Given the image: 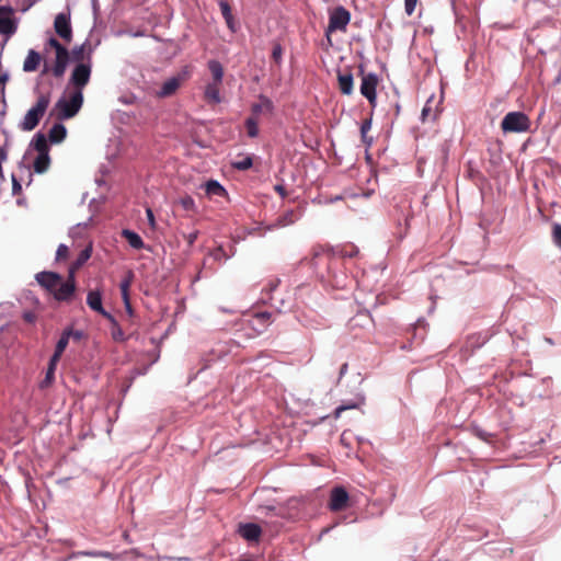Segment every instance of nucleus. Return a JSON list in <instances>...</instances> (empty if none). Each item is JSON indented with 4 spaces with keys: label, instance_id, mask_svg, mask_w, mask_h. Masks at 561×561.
Listing matches in <instances>:
<instances>
[{
    "label": "nucleus",
    "instance_id": "f257e3e1",
    "mask_svg": "<svg viewBox=\"0 0 561 561\" xmlns=\"http://www.w3.org/2000/svg\"><path fill=\"white\" fill-rule=\"evenodd\" d=\"M37 283L47 291L53 294L58 301H68L76 291V280L68 278L64 280L61 275L55 272H39L35 275Z\"/></svg>",
    "mask_w": 561,
    "mask_h": 561
},
{
    "label": "nucleus",
    "instance_id": "f03ea898",
    "mask_svg": "<svg viewBox=\"0 0 561 561\" xmlns=\"http://www.w3.org/2000/svg\"><path fill=\"white\" fill-rule=\"evenodd\" d=\"M50 104V93H38L35 104L26 112L20 128L31 131L37 127Z\"/></svg>",
    "mask_w": 561,
    "mask_h": 561
},
{
    "label": "nucleus",
    "instance_id": "7ed1b4c3",
    "mask_svg": "<svg viewBox=\"0 0 561 561\" xmlns=\"http://www.w3.org/2000/svg\"><path fill=\"white\" fill-rule=\"evenodd\" d=\"M82 104L83 93L81 91H73L69 100L61 98L56 102L51 115H56L59 121L70 119L78 114Z\"/></svg>",
    "mask_w": 561,
    "mask_h": 561
},
{
    "label": "nucleus",
    "instance_id": "20e7f679",
    "mask_svg": "<svg viewBox=\"0 0 561 561\" xmlns=\"http://www.w3.org/2000/svg\"><path fill=\"white\" fill-rule=\"evenodd\" d=\"M47 46L55 49L56 53V58L54 66L51 68V73L55 78H61L66 72L70 59V53L55 37H50L47 41Z\"/></svg>",
    "mask_w": 561,
    "mask_h": 561
},
{
    "label": "nucleus",
    "instance_id": "39448f33",
    "mask_svg": "<svg viewBox=\"0 0 561 561\" xmlns=\"http://www.w3.org/2000/svg\"><path fill=\"white\" fill-rule=\"evenodd\" d=\"M530 127L528 116L523 112L507 113L501 123V128L504 133H524Z\"/></svg>",
    "mask_w": 561,
    "mask_h": 561
},
{
    "label": "nucleus",
    "instance_id": "423d86ee",
    "mask_svg": "<svg viewBox=\"0 0 561 561\" xmlns=\"http://www.w3.org/2000/svg\"><path fill=\"white\" fill-rule=\"evenodd\" d=\"M351 21V13L342 5L336 7L329 16V24L325 30L328 42L331 43L330 34L335 31L345 32Z\"/></svg>",
    "mask_w": 561,
    "mask_h": 561
},
{
    "label": "nucleus",
    "instance_id": "0eeeda50",
    "mask_svg": "<svg viewBox=\"0 0 561 561\" xmlns=\"http://www.w3.org/2000/svg\"><path fill=\"white\" fill-rule=\"evenodd\" d=\"M190 68L184 67L182 71H180L176 76H173L163 82L160 91L157 92V95L159 98H168L173 95L180 89V87L190 79Z\"/></svg>",
    "mask_w": 561,
    "mask_h": 561
},
{
    "label": "nucleus",
    "instance_id": "6e6552de",
    "mask_svg": "<svg viewBox=\"0 0 561 561\" xmlns=\"http://www.w3.org/2000/svg\"><path fill=\"white\" fill-rule=\"evenodd\" d=\"M91 77V66L89 64H78L70 76V84L73 85L75 91H81L89 83Z\"/></svg>",
    "mask_w": 561,
    "mask_h": 561
},
{
    "label": "nucleus",
    "instance_id": "1a4fd4ad",
    "mask_svg": "<svg viewBox=\"0 0 561 561\" xmlns=\"http://www.w3.org/2000/svg\"><path fill=\"white\" fill-rule=\"evenodd\" d=\"M54 28L56 34L67 44H69L72 41V27L69 14H57L54 21Z\"/></svg>",
    "mask_w": 561,
    "mask_h": 561
},
{
    "label": "nucleus",
    "instance_id": "9d476101",
    "mask_svg": "<svg viewBox=\"0 0 561 561\" xmlns=\"http://www.w3.org/2000/svg\"><path fill=\"white\" fill-rule=\"evenodd\" d=\"M350 496L343 486H335L331 490L329 508L332 512H341L348 506Z\"/></svg>",
    "mask_w": 561,
    "mask_h": 561
},
{
    "label": "nucleus",
    "instance_id": "9b49d317",
    "mask_svg": "<svg viewBox=\"0 0 561 561\" xmlns=\"http://www.w3.org/2000/svg\"><path fill=\"white\" fill-rule=\"evenodd\" d=\"M378 78L375 73L363 76L360 84V93L368 100L371 106L376 105V88Z\"/></svg>",
    "mask_w": 561,
    "mask_h": 561
},
{
    "label": "nucleus",
    "instance_id": "f8f14e48",
    "mask_svg": "<svg viewBox=\"0 0 561 561\" xmlns=\"http://www.w3.org/2000/svg\"><path fill=\"white\" fill-rule=\"evenodd\" d=\"M88 306L107 320H112V314L102 306V294L100 290H90L87 296Z\"/></svg>",
    "mask_w": 561,
    "mask_h": 561
},
{
    "label": "nucleus",
    "instance_id": "ddd939ff",
    "mask_svg": "<svg viewBox=\"0 0 561 561\" xmlns=\"http://www.w3.org/2000/svg\"><path fill=\"white\" fill-rule=\"evenodd\" d=\"M261 533V527L253 523L242 524L239 527V534L248 541H257Z\"/></svg>",
    "mask_w": 561,
    "mask_h": 561
},
{
    "label": "nucleus",
    "instance_id": "4468645a",
    "mask_svg": "<svg viewBox=\"0 0 561 561\" xmlns=\"http://www.w3.org/2000/svg\"><path fill=\"white\" fill-rule=\"evenodd\" d=\"M271 318L272 313L267 311L255 312L250 320L251 327L257 332H262L267 325L271 324Z\"/></svg>",
    "mask_w": 561,
    "mask_h": 561
},
{
    "label": "nucleus",
    "instance_id": "2eb2a0df",
    "mask_svg": "<svg viewBox=\"0 0 561 561\" xmlns=\"http://www.w3.org/2000/svg\"><path fill=\"white\" fill-rule=\"evenodd\" d=\"M92 254V247L89 245L85 249H83L76 261H73L69 267V276L70 278L75 279V275L79 268H81L85 262L91 257Z\"/></svg>",
    "mask_w": 561,
    "mask_h": 561
},
{
    "label": "nucleus",
    "instance_id": "dca6fc26",
    "mask_svg": "<svg viewBox=\"0 0 561 561\" xmlns=\"http://www.w3.org/2000/svg\"><path fill=\"white\" fill-rule=\"evenodd\" d=\"M220 85H221V83L209 82L205 87L204 99L206 100L207 103H209V104H218V103L221 102Z\"/></svg>",
    "mask_w": 561,
    "mask_h": 561
},
{
    "label": "nucleus",
    "instance_id": "f3484780",
    "mask_svg": "<svg viewBox=\"0 0 561 561\" xmlns=\"http://www.w3.org/2000/svg\"><path fill=\"white\" fill-rule=\"evenodd\" d=\"M41 62H42L41 54L34 49H30L27 53V56L23 62V70L25 72H34L38 69Z\"/></svg>",
    "mask_w": 561,
    "mask_h": 561
},
{
    "label": "nucleus",
    "instance_id": "a211bd4d",
    "mask_svg": "<svg viewBox=\"0 0 561 561\" xmlns=\"http://www.w3.org/2000/svg\"><path fill=\"white\" fill-rule=\"evenodd\" d=\"M337 82H339V89L340 91L345 94L350 95L353 92V75L350 71L346 72H337Z\"/></svg>",
    "mask_w": 561,
    "mask_h": 561
},
{
    "label": "nucleus",
    "instance_id": "6ab92c4d",
    "mask_svg": "<svg viewBox=\"0 0 561 561\" xmlns=\"http://www.w3.org/2000/svg\"><path fill=\"white\" fill-rule=\"evenodd\" d=\"M274 110L273 102L265 95H260L259 102L254 103L251 107L252 116L256 117L259 114L266 112L272 113Z\"/></svg>",
    "mask_w": 561,
    "mask_h": 561
},
{
    "label": "nucleus",
    "instance_id": "aec40b11",
    "mask_svg": "<svg viewBox=\"0 0 561 561\" xmlns=\"http://www.w3.org/2000/svg\"><path fill=\"white\" fill-rule=\"evenodd\" d=\"M70 335H72V330L71 329H68V330H65L60 336V339L58 340L57 344H56V348H55V352L51 356L53 358V362H59L64 351L66 350L68 343H69V337Z\"/></svg>",
    "mask_w": 561,
    "mask_h": 561
},
{
    "label": "nucleus",
    "instance_id": "412c9836",
    "mask_svg": "<svg viewBox=\"0 0 561 561\" xmlns=\"http://www.w3.org/2000/svg\"><path fill=\"white\" fill-rule=\"evenodd\" d=\"M66 136H67L66 127L62 124L57 123L50 128V130L48 133V140L51 144H59L66 138Z\"/></svg>",
    "mask_w": 561,
    "mask_h": 561
},
{
    "label": "nucleus",
    "instance_id": "4be33fe9",
    "mask_svg": "<svg viewBox=\"0 0 561 561\" xmlns=\"http://www.w3.org/2000/svg\"><path fill=\"white\" fill-rule=\"evenodd\" d=\"M122 236L126 239L128 244L136 250L142 249L145 245L141 237L131 230L124 229Z\"/></svg>",
    "mask_w": 561,
    "mask_h": 561
},
{
    "label": "nucleus",
    "instance_id": "5701e85b",
    "mask_svg": "<svg viewBox=\"0 0 561 561\" xmlns=\"http://www.w3.org/2000/svg\"><path fill=\"white\" fill-rule=\"evenodd\" d=\"M50 165V157L49 153H38L36 159L34 160L33 168L36 173H44L48 170Z\"/></svg>",
    "mask_w": 561,
    "mask_h": 561
},
{
    "label": "nucleus",
    "instance_id": "b1692460",
    "mask_svg": "<svg viewBox=\"0 0 561 561\" xmlns=\"http://www.w3.org/2000/svg\"><path fill=\"white\" fill-rule=\"evenodd\" d=\"M207 66L213 77L211 82L221 83L224 78V68L218 60L211 59L208 61Z\"/></svg>",
    "mask_w": 561,
    "mask_h": 561
},
{
    "label": "nucleus",
    "instance_id": "393cba45",
    "mask_svg": "<svg viewBox=\"0 0 561 561\" xmlns=\"http://www.w3.org/2000/svg\"><path fill=\"white\" fill-rule=\"evenodd\" d=\"M47 141L48 138L44 134L37 133L33 138L32 145L38 153H49Z\"/></svg>",
    "mask_w": 561,
    "mask_h": 561
},
{
    "label": "nucleus",
    "instance_id": "a878e982",
    "mask_svg": "<svg viewBox=\"0 0 561 561\" xmlns=\"http://www.w3.org/2000/svg\"><path fill=\"white\" fill-rule=\"evenodd\" d=\"M205 192L208 196H224L226 190L215 180H209L204 184Z\"/></svg>",
    "mask_w": 561,
    "mask_h": 561
},
{
    "label": "nucleus",
    "instance_id": "bb28decb",
    "mask_svg": "<svg viewBox=\"0 0 561 561\" xmlns=\"http://www.w3.org/2000/svg\"><path fill=\"white\" fill-rule=\"evenodd\" d=\"M16 32V24L11 18H0V33L13 35Z\"/></svg>",
    "mask_w": 561,
    "mask_h": 561
},
{
    "label": "nucleus",
    "instance_id": "cd10ccee",
    "mask_svg": "<svg viewBox=\"0 0 561 561\" xmlns=\"http://www.w3.org/2000/svg\"><path fill=\"white\" fill-rule=\"evenodd\" d=\"M433 98L428 99L425 103L422 113H421V119L423 123L427 121H435L437 118V111H434L432 107Z\"/></svg>",
    "mask_w": 561,
    "mask_h": 561
},
{
    "label": "nucleus",
    "instance_id": "c85d7f7f",
    "mask_svg": "<svg viewBox=\"0 0 561 561\" xmlns=\"http://www.w3.org/2000/svg\"><path fill=\"white\" fill-rule=\"evenodd\" d=\"M133 279H134V274L131 271H128V273L126 274V276L122 279V282L119 284V289H121L123 300H127V298H129V288L131 286Z\"/></svg>",
    "mask_w": 561,
    "mask_h": 561
},
{
    "label": "nucleus",
    "instance_id": "c756f323",
    "mask_svg": "<svg viewBox=\"0 0 561 561\" xmlns=\"http://www.w3.org/2000/svg\"><path fill=\"white\" fill-rule=\"evenodd\" d=\"M371 129V119L366 118L360 125V138L366 147H370L373 144V137L368 136V131Z\"/></svg>",
    "mask_w": 561,
    "mask_h": 561
},
{
    "label": "nucleus",
    "instance_id": "7c9ffc66",
    "mask_svg": "<svg viewBox=\"0 0 561 561\" xmlns=\"http://www.w3.org/2000/svg\"><path fill=\"white\" fill-rule=\"evenodd\" d=\"M108 321L112 324L111 334H112L113 340L116 342L125 341V334H124L122 328L119 327V324L117 323L116 319L112 316V320H108Z\"/></svg>",
    "mask_w": 561,
    "mask_h": 561
},
{
    "label": "nucleus",
    "instance_id": "2f4dec72",
    "mask_svg": "<svg viewBox=\"0 0 561 561\" xmlns=\"http://www.w3.org/2000/svg\"><path fill=\"white\" fill-rule=\"evenodd\" d=\"M245 128L249 137L254 138L259 135L257 118L250 116L245 119Z\"/></svg>",
    "mask_w": 561,
    "mask_h": 561
},
{
    "label": "nucleus",
    "instance_id": "473e14b6",
    "mask_svg": "<svg viewBox=\"0 0 561 561\" xmlns=\"http://www.w3.org/2000/svg\"><path fill=\"white\" fill-rule=\"evenodd\" d=\"M231 165L240 171L249 170L253 165V159L251 156H244L240 160H236Z\"/></svg>",
    "mask_w": 561,
    "mask_h": 561
},
{
    "label": "nucleus",
    "instance_id": "72a5a7b5",
    "mask_svg": "<svg viewBox=\"0 0 561 561\" xmlns=\"http://www.w3.org/2000/svg\"><path fill=\"white\" fill-rule=\"evenodd\" d=\"M78 554L85 556V557H93V558H106V559H111V560L118 559L117 554H114L108 551H81V552H78Z\"/></svg>",
    "mask_w": 561,
    "mask_h": 561
},
{
    "label": "nucleus",
    "instance_id": "f704fd0d",
    "mask_svg": "<svg viewBox=\"0 0 561 561\" xmlns=\"http://www.w3.org/2000/svg\"><path fill=\"white\" fill-rule=\"evenodd\" d=\"M58 362H53V358H50L45 379L42 382V387H47L54 381L55 370Z\"/></svg>",
    "mask_w": 561,
    "mask_h": 561
},
{
    "label": "nucleus",
    "instance_id": "c9c22d12",
    "mask_svg": "<svg viewBox=\"0 0 561 561\" xmlns=\"http://www.w3.org/2000/svg\"><path fill=\"white\" fill-rule=\"evenodd\" d=\"M178 203L186 211H195L196 209L195 202L190 195L180 197Z\"/></svg>",
    "mask_w": 561,
    "mask_h": 561
},
{
    "label": "nucleus",
    "instance_id": "e433bc0d",
    "mask_svg": "<svg viewBox=\"0 0 561 561\" xmlns=\"http://www.w3.org/2000/svg\"><path fill=\"white\" fill-rule=\"evenodd\" d=\"M296 220H297V215L295 214L294 210H289V211L285 213L283 216H280L277 219V222L279 226L284 227V226L294 224Z\"/></svg>",
    "mask_w": 561,
    "mask_h": 561
},
{
    "label": "nucleus",
    "instance_id": "4c0bfd02",
    "mask_svg": "<svg viewBox=\"0 0 561 561\" xmlns=\"http://www.w3.org/2000/svg\"><path fill=\"white\" fill-rule=\"evenodd\" d=\"M317 260L325 261L328 266H330L331 263L333 262L332 255L329 252H324V251H322L321 253H319L318 251H314V255H313V259H312V264L313 265L318 264Z\"/></svg>",
    "mask_w": 561,
    "mask_h": 561
},
{
    "label": "nucleus",
    "instance_id": "58836bf2",
    "mask_svg": "<svg viewBox=\"0 0 561 561\" xmlns=\"http://www.w3.org/2000/svg\"><path fill=\"white\" fill-rule=\"evenodd\" d=\"M69 257V248L66 244H59L56 251V261H66Z\"/></svg>",
    "mask_w": 561,
    "mask_h": 561
},
{
    "label": "nucleus",
    "instance_id": "ea45409f",
    "mask_svg": "<svg viewBox=\"0 0 561 561\" xmlns=\"http://www.w3.org/2000/svg\"><path fill=\"white\" fill-rule=\"evenodd\" d=\"M70 56L75 61L82 62L84 60V45L75 47Z\"/></svg>",
    "mask_w": 561,
    "mask_h": 561
},
{
    "label": "nucleus",
    "instance_id": "a19ab883",
    "mask_svg": "<svg viewBox=\"0 0 561 561\" xmlns=\"http://www.w3.org/2000/svg\"><path fill=\"white\" fill-rule=\"evenodd\" d=\"M359 253V250L354 244L344 245L342 249V255L344 257H355Z\"/></svg>",
    "mask_w": 561,
    "mask_h": 561
},
{
    "label": "nucleus",
    "instance_id": "79ce46f5",
    "mask_svg": "<svg viewBox=\"0 0 561 561\" xmlns=\"http://www.w3.org/2000/svg\"><path fill=\"white\" fill-rule=\"evenodd\" d=\"M552 240L557 247L561 248V225L560 224H554L552 226Z\"/></svg>",
    "mask_w": 561,
    "mask_h": 561
},
{
    "label": "nucleus",
    "instance_id": "37998d69",
    "mask_svg": "<svg viewBox=\"0 0 561 561\" xmlns=\"http://www.w3.org/2000/svg\"><path fill=\"white\" fill-rule=\"evenodd\" d=\"M219 8H220V11H221V14H222L224 19L232 16L231 7H230V4L227 1L220 0L219 1Z\"/></svg>",
    "mask_w": 561,
    "mask_h": 561
},
{
    "label": "nucleus",
    "instance_id": "c03bdc74",
    "mask_svg": "<svg viewBox=\"0 0 561 561\" xmlns=\"http://www.w3.org/2000/svg\"><path fill=\"white\" fill-rule=\"evenodd\" d=\"M264 510H265V515H275V516H279V517L285 516L284 510L280 507L277 508L275 506H265Z\"/></svg>",
    "mask_w": 561,
    "mask_h": 561
},
{
    "label": "nucleus",
    "instance_id": "a18cd8bd",
    "mask_svg": "<svg viewBox=\"0 0 561 561\" xmlns=\"http://www.w3.org/2000/svg\"><path fill=\"white\" fill-rule=\"evenodd\" d=\"M419 0H404L405 13L410 16L413 14Z\"/></svg>",
    "mask_w": 561,
    "mask_h": 561
},
{
    "label": "nucleus",
    "instance_id": "49530a36",
    "mask_svg": "<svg viewBox=\"0 0 561 561\" xmlns=\"http://www.w3.org/2000/svg\"><path fill=\"white\" fill-rule=\"evenodd\" d=\"M283 55V48L279 44L274 45L273 51H272V58L275 60V62H279Z\"/></svg>",
    "mask_w": 561,
    "mask_h": 561
},
{
    "label": "nucleus",
    "instance_id": "de8ad7c7",
    "mask_svg": "<svg viewBox=\"0 0 561 561\" xmlns=\"http://www.w3.org/2000/svg\"><path fill=\"white\" fill-rule=\"evenodd\" d=\"M357 405L356 404H352V405H340L335 409L334 411V416L337 419L341 416L342 412H344L345 410H348V409H354L356 408Z\"/></svg>",
    "mask_w": 561,
    "mask_h": 561
},
{
    "label": "nucleus",
    "instance_id": "09e8293b",
    "mask_svg": "<svg viewBox=\"0 0 561 561\" xmlns=\"http://www.w3.org/2000/svg\"><path fill=\"white\" fill-rule=\"evenodd\" d=\"M225 22H226V24H227V27H228L232 33H234V32L237 31V23H236V20H234V18H233V15H232V16H230V18L225 19Z\"/></svg>",
    "mask_w": 561,
    "mask_h": 561
},
{
    "label": "nucleus",
    "instance_id": "8fccbe9b",
    "mask_svg": "<svg viewBox=\"0 0 561 561\" xmlns=\"http://www.w3.org/2000/svg\"><path fill=\"white\" fill-rule=\"evenodd\" d=\"M12 191L14 195H18L22 191V185L20 182L15 179V176H12Z\"/></svg>",
    "mask_w": 561,
    "mask_h": 561
},
{
    "label": "nucleus",
    "instance_id": "3c124183",
    "mask_svg": "<svg viewBox=\"0 0 561 561\" xmlns=\"http://www.w3.org/2000/svg\"><path fill=\"white\" fill-rule=\"evenodd\" d=\"M198 237V232L194 231L185 236V240L187 241L188 245H193Z\"/></svg>",
    "mask_w": 561,
    "mask_h": 561
},
{
    "label": "nucleus",
    "instance_id": "603ef678",
    "mask_svg": "<svg viewBox=\"0 0 561 561\" xmlns=\"http://www.w3.org/2000/svg\"><path fill=\"white\" fill-rule=\"evenodd\" d=\"M359 320H364V321H366V322H371V319L369 318V316H368V314H366V313H360V314H357V317H355V318H353V319L351 320V324L353 325V323H354L355 321H359Z\"/></svg>",
    "mask_w": 561,
    "mask_h": 561
},
{
    "label": "nucleus",
    "instance_id": "864d4df0",
    "mask_svg": "<svg viewBox=\"0 0 561 561\" xmlns=\"http://www.w3.org/2000/svg\"><path fill=\"white\" fill-rule=\"evenodd\" d=\"M274 190L280 195V197L285 198L287 196V191L284 185L277 184Z\"/></svg>",
    "mask_w": 561,
    "mask_h": 561
},
{
    "label": "nucleus",
    "instance_id": "5fc2aeb1",
    "mask_svg": "<svg viewBox=\"0 0 561 561\" xmlns=\"http://www.w3.org/2000/svg\"><path fill=\"white\" fill-rule=\"evenodd\" d=\"M123 301H124V305H125L126 312L128 313L129 317H133L134 310H133V307H131V304H130V299L127 298V300H123Z\"/></svg>",
    "mask_w": 561,
    "mask_h": 561
},
{
    "label": "nucleus",
    "instance_id": "6e6d98bb",
    "mask_svg": "<svg viewBox=\"0 0 561 561\" xmlns=\"http://www.w3.org/2000/svg\"><path fill=\"white\" fill-rule=\"evenodd\" d=\"M146 213H147V217H148V221H149L150 226L153 227L154 226V216H153L152 210L150 208H148L146 210Z\"/></svg>",
    "mask_w": 561,
    "mask_h": 561
},
{
    "label": "nucleus",
    "instance_id": "4d7b16f0",
    "mask_svg": "<svg viewBox=\"0 0 561 561\" xmlns=\"http://www.w3.org/2000/svg\"><path fill=\"white\" fill-rule=\"evenodd\" d=\"M0 14H13V9L11 7H0Z\"/></svg>",
    "mask_w": 561,
    "mask_h": 561
},
{
    "label": "nucleus",
    "instance_id": "13d9d810",
    "mask_svg": "<svg viewBox=\"0 0 561 561\" xmlns=\"http://www.w3.org/2000/svg\"><path fill=\"white\" fill-rule=\"evenodd\" d=\"M346 370H347V364H343L341 369H340V374L344 375L346 373Z\"/></svg>",
    "mask_w": 561,
    "mask_h": 561
},
{
    "label": "nucleus",
    "instance_id": "bf43d9fd",
    "mask_svg": "<svg viewBox=\"0 0 561 561\" xmlns=\"http://www.w3.org/2000/svg\"><path fill=\"white\" fill-rule=\"evenodd\" d=\"M72 334H73L77 339H79V337L81 336V333H80V332H75V333L72 332Z\"/></svg>",
    "mask_w": 561,
    "mask_h": 561
},
{
    "label": "nucleus",
    "instance_id": "052dcab7",
    "mask_svg": "<svg viewBox=\"0 0 561 561\" xmlns=\"http://www.w3.org/2000/svg\"><path fill=\"white\" fill-rule=\"evenodd\" d=\"M47 72H48V68H47V66L45 65V67H44V69H43V72H42V73H43V75H45V73H47Z\"/></svg>",
    "mask_w": 561,
    "mask_h": 561
},
{
    "label": "nucleus",
    "instance_id": "680f3d73",
    "mask_svg": "<svg viewBox=\"0 0 561 561\" xmlns=\"http://www.w3.org/2000/svg\"><path fill=\"white\" fill-rule=\"evenodd\" d=\"M279 280H276L274 284H272V288H275L277 286Z\"/></svg>",
    "mask_w": 561,
    "mask_h": 561
}]
</instances>
